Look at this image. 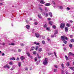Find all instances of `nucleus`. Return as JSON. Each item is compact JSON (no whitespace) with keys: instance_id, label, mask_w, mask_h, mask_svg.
<instances>
[{"instance_id":"7c9ffc66","label":"nucleus","mask_w":74,"mask_h":74,"mask_svg":"<svg viewBox=\"0 0 74 74\" xmlns=\"http://www.w3.org/2000/svg\"><path fill=\"white\" fill-rule=\"evenodd\" d=\"M69 69H71V70H74V69H73V67H69Z\"/></svg>"},{"instance_id":"f3484780","label":"nucleus","mask_w":74,"mask_h":74,"mask_svg":"<svg viewBox=\"0 0 74 74\" xmlns=\"http://www.w3.org/2000/svg\"><path fill=\"white\" fill-rule=\"evenodd\" d=\"M49 25H52V21H49Z\"/></svg>"},{"instance_id":"cd10ccee","label":"nucleus","mask_w":74,"mask_h":74,"mask_svg":"<svg viewBox=\"0 0 74 74\" xmlns=\"http://www.w3.org/2000/svg\"><path fill=\"white\" fill-rule=\"evenodd\" d=\"M12 64H13V63H12V62H9V64H10V65H12Z\"/></svg>"},{"instance_id":"37998d69","label":"nucleus","mask_w":74,"mask_h":74,"mask_svg":"<svg viewBox=\"0 0 74 74\" xmlns=\"http://www.w3.org/2000/svg\"><path fill=\"white\" fill-rule=\"evenodd\" d=\"M36 51H34L33 52V53L34 55H36Z\"/></svg>"},{"instance_id":"423d86ee","label":"nucleus","mask_w":74,"mask_h":74,"mask_svg":"<svg viewBox=\"0 0 74 74\" xmlns=\"http://www.w3.org/2000/svg\"><path fill=\"white\" fill-rule=\"evenodd\" d=\"M36 36L37 37V38H38L39 37H40V34H35Z\"/></svg>"},{"instance_id":"473e14b6","label":"nucleus","mask_w":74,"mask_h":74,"mask_svg":"<svg viewBox=\"0 0 74 74\" xmlns=\"http://www.w3.org/2000/svg\"><path fill=\"white\" fill-rule=\"evenodd\" d=\"M12 59L13 60H15V58L14 57H12Z\"/></svg>"},{"instance_id":"a211bd4d","label":"nucleus","mask_w":74,"mask_h":74,"mask_svg":"<svg viewBox=\"0 0 74 74\" xmlns=\"http://www.w3.org/2000/svg\"><path fill=\"white\" fill-rule=\"evenodd\" d=\"M42 48H40L38 50V52H41V51H42Z\"/></svg>"},{"instance_id":"864d4df0","label":"nucleus","mask_w":74,"mask_h":74,"mask_svg":"<svg viewBox=\"0 0 74 74\" xmlns=\"http://www.w3.org/2000/svg\"><path fill=\"white\" fill-rule=\"evenodd\" d=\"M54 67H55L56 69L58 68V66H57V65H54Z\"/></svg>"},{"instance_id":"6e6552de","label":"nucleus","mask_w":74,"mask_h":74,"mask_svg":"<svg viewBox=\"0 0 74 74\" xmlns=\"http://www.w3.org/2000/svg\"><path fill=\"white\" fill-rule=\"evenodd\" d=\"M68 29H69L68 28V27H66L65 28V31L66 32H67V31H68Z\"/></svg>"},{"instance_id":"4c0bfd02","label":"nucleus","mask_w":74,"mask_h":74,"mask_svg":"<svg viewBox=\"0 0 74 74\" xmlns=\"http://www.w3.org/2000/svg\"><path fill=\"white\" fill-rule=\"evenodd\" d=\"M54 53L55 56L56 58H57L58 57L57 56V55L56 54V53H55V52H54Z\"/></svg>"},{"instance_id":"ddd939ff","label":"nucleus","mask_w":74,"mask_h":74,"mask_svg":"<svg viewBox=\"0 0 74 74\" xmlns=\"http://www.w3.org/2000/svg\"><path fill=\"white\" fill-rule=\"evenodd\" d=\"M26 27L27 29H29L30 28V26L27 25L26 26Z\"/></svg>"},{"instance_id":"58836bf2","label":"nucleus","mask_w":74,"mask_h":74,"mask_svg":"<svg viewBox=\"0 0 74 74\" xmlns=\"http://www.w3.org/2000/svg\"><path fill=\"white\" fill-rule=\"evenodd\" d=\"M54 53L55 56L56 58H57L58 57L57 56V55L56 54V53H55V52H54Z\"/></svg>"},{"instance_id":"49530a36","label":"nucleus","mask_w":74,"mask_h":74,"mask_svg":"<svg viewBox=\"0 0 74 74\" xmlns=\"http://www.w3.org/2000/svg\"><path fill=\"white\" fill-rule=\"evenodd\" d=\"M25 70H27H27H28V68H27V67L25 68Z\"/></svg>"},{"instance_id":"f257e3e1","label":"nucleus","mask_w":74,"mask_h":74,"mask_svg":"<svg viewBox=\"0 0 74 74\" xmlns=\"http://www.w3.org/2000/svg\"><path fill=\"white\" fill-rule=\"evenodd\" d=\"M43 64L44 65H46L48 63V59L45 58V60L43 62Z\"/></svg>"},{"instance_id":"13d9d810","label":"nucleus","mask_w":74,"mask_h":74,"mask_svg":"<svg viewBox=\"0 0 74 74\" xmlns=\"http://www.w3.org/2000/svg\"><path fill=\"white\" fill-rule=\"evenodd\" d=\"M5 69V68H7V66L6 65V66H4V67H3Z\"/></svg>"},{"instance_id":"7ed1b4c3","label":"nucleus","mask_w":74,"mask_h":74,"mask_svg":"<svg viewBox=\"0 0 74 74\" xmlns=\"http://www.w3.org/2000/svg\"><path fill=\"white\" fill-rule=\"evenodd\" d=\"M42 15H46V16H48V13H46L45 12H44L42 13Z\"/></svg>"},{"instance_id":"b1692460","label":"nucleus","mask_w":74,"mask_h":74,"mask_svg":"<svg viewBox=\"0 0 74 74\" xmlns=\"http://www.w3.org/2000/svg\"><path fill=\"white\" fill-rule=\"evenodd\" d=\"M63 41V42H64V44H67V41H66V40H64Z\"/></svg>"},{"instance_id":"9b49d317","label":"nucleus","mask_w":74,"mask_h":74,"mask_svg":"<svg viewBox=\"0 0 74 74\" xmlns=\"http://www.w3.org/2000/svg\"><path fill=\"white\" fill-rule=\"evenodd\" d=\"M34 44H35L36 45H40V43H37V42H34Z\"/></svg>"},{"instance_id":"774afa93","label":"nucleus","mask_w":74,"mask_h":74,"mask_svg":"<svg viewBox=\"0 0 74 74\" xmlns=\"http://www.w3.org/2000/svg\"><path fill=\"white\" fill-rule=\"evenodd\" d=\"M0 4L1 5H2L3 4V3H0Z\"/></svg>"},{"instance_id":"bf43d9fd","label":"nucleus","mask_w":74,"mask_h":74,"mask_svg":"<svg viewBox=\"0 0 74 74\" xmlns=\"http://www.w3.org/2000/svg\"><path fill=\"white\" fill-rule=\"evenodd\" d=\"M11 45H15V44L13 43H11Z\"/></svg>"},{"instance_id":"09e8293b","label":"nucleus","mask_w":74,"mask_h":74,"mask_svg":"<svg viewBox=\"0 0 74 74\" xmlns=\"http://www.w3.org/2000/svg\"><path fill=\"white\" fill-rule=\"evenodd\" d=\"M66 9L67 10H70V9L69 7L67 8Z\"/></svg>"},{"instance_id":"dca6fc26","label":"nucleus","mask_w":74,"mask_h":74,"mask_svg":"<svg viewBox=\"0 0 74 74\" xmlns=\"http://www.w3.org/2000/svg\"><path fill=\"white\" fill-rule=\"evenodd\" d=\"M61 66L62 67V69H64V64H61Z\"/></svg>"},{"instance_id":"1a4fd4ad","label":"nucleus","mask_w":74,"mask_h":74,"mask_svg":"<svg viewBox=\"0 0 74 74\" xmlns=\"http://www.w3.org/2000/svg\"><path fill=\"white\" fill-rule=\"evenodd\" d=\"M39 10H40V11H41V12H43V11H44V10H43L42 9V8H41V7L39 8Z\"/></svg>"},{"instance_id":"de8ad7c7","label":"nucleus","mask_w":74,"mask_h":74,"mask_svg":"<svg viewBox=\"0 0 74 74\" xmlns=\"http://www.w3.org/2000/svg\"><path fill=\"white\" fill-rule=\"evenodd\" d=\"M51 19V18H48V21H50Z\"/></svg>"},{"instance_id":"393cba45","label":"nucleus","mask_w":74,"mask_h":74,"mask_svg":"<svg viewBox=\"0 0 74 74\" xmlns=\"http://www.w3.org/2000/svg\"><path fill=\"white\" fill-rule=\"evenodd\" d=\"M6 65L7 67L8 68V69H10V66H9L7 64Z\"/></svg>"},{"instance_id":"c756f323","label":"nucleus","mask_w":74,"mask_h":74,"mask_svg":"<svg viewBox=\"0 0 74 74\" xmlns=\"http://www.w3.org/2000/svg\"><path fill=\"white\" fill-rule=\"evenodd\" d=\"M69 47L70 48H72L73 47V45H72V44H71L69 45Z\"/></svg>"},{"instance_id":"4be33fe9","label":"nucleus","mask_w":74,"mask_h":74,"mask_svg":"<svg viewBox=\"0 0 74 74\" xmlns=\"http://www.w3.org/2000/svg\"><path fill=\"white\" fill-rule=\"evenodd\" d=\"M66 26H67V27H70V25L69 23H67L66 25Z\"/></svg>"},{"instance_id":"5701e85b","label":"nucleus","mask_w":74,"mask_h":74,"mask_svg":"<svg viewBox=\"0 0 74 74\" xmlns=\"http://www.w3.org/2000/svg\"><path fill=\"white\" fill-rule=\"evenodd\" d=\"M42 43L43 44H45V42L44 40H43L42 41Z\"/></svg>"},{"instance_id":"412c9836","label":"nucleus","mask_w":74,"mask_h":74,"mask_svg":"<svg viewBox=\"0 0 74 74\" xmlns=\"http://www.w3.org/2000/svg\"><path fill=\"white\" fill-rule=\"evenodd\" d=\"M27 55L28 56H29V57H30V53H29V52H28L27 53Z\"/></svg>"},{"instance_id":"4d7b16f0","label":"nucleus","mask_w":74,"mask_h":74,"mask_svg":"<svg viewBox=\"0 0 74 74\" xmlns=\"http://www.w3.org/2000/svg\"><path fill=\"white\" fill-rule=\"evenodd\" d=\"M5 44V43L3 42L2 43V45H4Z\"/></svg>"},{"instance_id":"680f3d73","label":"nucleus","mask_w":74,"mask_h":74,"mask_svg":"<svg viewBox=\"0 0 74 74\" xmlns=\"http://www.w3.org/2000/svg\"><path fill=\"white\" fill-rule=\"evenodd\" d=\"M56 69H54V72H56Z\"/></svg>"},{"instance_id":"39448f33","label":"nucleus","mask_w":74,"mask_h":74,"mask_svg":"<svg viewBox=\"0 0 74 74\" xmlns=\"http://www.w3.org/2000/svg\"><path fill=\"white\" fill-rule=\"evenodd\" d=\"M71 55H72V56H74V53L71 52H69V55L68 56H71Z\"/></svg>"},{"instance_id":"3c124183","label":"nucleus","mask_w":74,"mask_h":74,"mask_svg":"<svg viewBox=\"0 0 74 74\" xmlns=\"http://www.w3.org/2000/svg\"><path fill=\"white\" fill-rule=\"evenodd\" d=\"M16 60L18 61V60H19V58H17V59H16Z\"/></svg>"},{"instance_id":"4468645a","label":"nucleus","mask_w":74,"mask_h":74,"mask_svg":"<svg viewBox=\"0 0 74 74\" xmlns=\"http://www.w3.org/2000/svg\"><path fill=\"white\" fill-rule=\"evenodd\" d=\"M38 17H39V18L40 19L42 18V17L41 16V14H39L38 15Z\"/></svg>"},{"instance_id":"0eeeda50","label":"nucleus","mask_w":74,"mask_h":74,"mask_svg":"<svg viewBox=\"0 0 74 74\" xmlns=\"http://www.w3.org/2000/svg\"><path fill=\"white\" fill-rule=\"evenodd\" d=\"M20 59L22 60H23L24 59H25V58L24 57V56H21V57H20Z\"/></svg>"},{"instance_id":"338daca9","label":"nucleus","mask_w":74,"mask_h":74,"mask_svg":"<svg viewBox=\"0 0 74 74\" xmlns=\"http://www.w3.org/2000/svg\"><path fill=\"white\" fill-rule=\"evenodd\" d=\"M66 74H69V73H68V72H66Z\"/></svg>"},{"instance_id":"ea45409f","label":"nucleus","mask_w":74,"mask_h":74,"mask_svg":"<svg viewBox=\"0 0 74 74\" xmlns=\"http://www.w3.org/2000/svg\"><path fill=\"white\" fill-rule=\"evenodd\" d=\"M20 45H21V46H22V47H23V46H24V44H23V43H21L20 44Z\"/></svg>"},{"instance_id":"0e129e2a","label":"nucleus","mask_w":74,"mask_h":74,"mask_svg":"<svg viewBox=\"0 0 74 74\" xmlns=\"http://www.w3.org/2000/svg\"><path fill=\"white\" fill-rule=\"evenodd\" d=\"M5 54L4 53H3L2 54V56H4Z\"/></svg>"},{"instance_id":"c03bdc74","label":"nucleus","mask_w":74,"mask_h":74,"mask_svg":"<svg viewBox=\"0 0 74 74\" xmlns=\"http://www.w3.org/2000/svg\"><path fill=\"white\" fill-rule=\"evenodd\" d=\"M73 35H70V38H73Z\"/></svg>"},{"instance_id":"20e7f679","label":"nucleus","mask_w":74,"mask_h":74,"mask_svg":"<svg viewBox=\"0 0 74 74\" xmlns=\"http://www.w3.org/2000/svg\"><path fill=\"white\" fill-rule=\"evenodd\" d=\"M61 38L62 41L65 40V36H62L61 37Z\"/></svg>"},{"instance_id":"aec40b11","label":"nucleus","mask_w":74,"mask_h":74,"mask_svg":"<svg viewBox=\"0 0 74 74\" xmlns=\"http://www.w3.org/2000/svg\"><path fill=\"white\" fill-rule=\"evenodd\" d=\"M65 57L66 60H69V58H68V57H67V56H65Z\"/></svg>"},{"instance_id":"603ef678","label":"nucleus","mask_w":74,"mask_h":74,"mask_svg":"<svg viewBox=\"0 0 74 74\" xmlns=\"http://www.w3.org/2000/svg\"><path fill=\"white\" fill-rule=\"evenodd\" d=\"M25 21L26 22V23H29V21L28 20H26Z\"/></svg>"},{"instance_id":"c9c22d12","label":"nucleus","mask_w":74,"mask_h":74,"mask_svg":"<svg viewBox=\"0 0 74 74\" xmlns=\"http://www.w3.org/2000/svg\"><path fill=\"white\" fill-rule=\"evenodd\" d=\"M44 27H45V28H46V27H47V24H45L44 25Z\"/></svg>"},{"instance_id":"f8f14e48","label":"nucleus","mask_w":74,"mask_h":74,"mask_svg":"<svg viewBox=\"0 0 74 74\" xmlns=\"http://www.w3.org/2000/svg\"><path fill=\"white\" fill-rule=\"evenodd\" d=\"M40 3L41 4H45V2H44L43 0H41L40 2Z\"/></svg>"},{"instance_id":"9d476101","label":"nucleus","mask_w":74,"mask_h":74,"mask_svg":"<svg viewBox=\"0 0 74 74\" xmlns=\"http://www.w3.org/2000/svg\"><path fill=\"white\" fill-rule=\"evenodd\" d=\"M46 6H49L50 5V3H47L45 4Z\"/></svg>"},{"instance_id":"a878e982","label":"nucleus","mask_w":74,"mask_h":74,"mask_svg":"<svg viewBox=\"0 0 74 74\" xmlns=\"http://www.w3.org/2000/svg\"><path fill=\"white\" fill-rule=\"evenodd\" d=\"M53 54V53H48V55L49 56L51 55H52Z\"/></svg>"},{"instance_id":"e2e57ef3","label":"nucleus","mask_w":74,"mask_h":74,"mask_svg":"<svg viewBox=\"0 0 74 74\" xmlns=\"http://www.w3.org/2000/svg\"><path fill=\"white\" fill-rule=\"evenodd\" d=\"M21 50L20 49H19L18 50V52H21Z\"/></svg>"},{"instance_id":"2eb2a0df","label":"nucleus","mask_w":74,"mask_h":74,"mask_svg":"<svg viewBox=\"0 0 74 74\" xmlns=\"http://www.w3.org/2000/svg\"><path fill=\"white\" fill-rule=\"evenodd\" d=\"M49 15H50V17H52V13L51 12H49Z\"/></svg>"},{"instance_id":"69168bd1","label":"nucleus","mask_w":74,"mask_h":74,"mask_svg":"<svg viewBox=\"0 0 74 74\" xmlns=\"http://www.w3.org/2000/svg\"><path fill=\"white\" fill-rule=\"evenodd\" d=\"M47 30H49V28H48V27H47Z\"/></svg>"},{"instance_id":"8fccbe9b","label":"nucleus","mask_w":74,"mask_h":74,"mask_svg":"<svg viewBox=\"0 0 74 74\" xmlns=\"http://www.w3.org/2000/svg\"><path fill=\"white\" fill-rule=\"evenodd\" d=\"M34 24L35 25H37V22H35L34 23Z\"/></svg>"},{"instance_id":"c85d7f7f","label":"nucleus","mask_w":74,"mask_h":74,"mask_svg":"<svg viewBox=\"0 0 74 74\" xmlns=\"http://www.w3.org/2000/svg\"><path fill=\"white\" fill-rule=\"evenodd\" d=\"M18 65L19 66V67H21V62H19Z\"/></svg>"},{"instance_id":"72a5a7b5","label":"nucleus","mask_w":74,"mask_h":74,"mask_svg":"<svg viewBox=\"0 0 74 74\" xmlns=\"http://www.w3.org/2000/svg\"><path fill=\"white\" fill-rule=\"evenodd\" d=\"M34 47H32L31 48V50H32V51H33V50H34Z\"/></svg>"},{"instance_id":"e433bc0d","label":"nucleus","mask_w":74,"mask_h":74,"mask_svg":"<svg viewBox=\"0 0 74 74\" xmlns=\"http://www.w3.org/2000/svg\"><path fill=\"white\" fill-rule=\"evenodd\" d=\"M69 65H70V64H69V63L68 62H67L66 63V66H69Z\"/></svg>"},{"instance_id":"a18cd8bd","label":"nucleus","mask_w":74,"mask_h":74,"mask_svg":"<svg viewBox=\"0 0 74 74\" xmlns=\"http://www.w3.org/2000/svg\"><path fill=\"white\" fill-rule=\"evenodd\" d=\"M65 38L66 40H68L69 39H68V38L67 37H65Z\"/></svg>"},{"instance_id":"5fc2aeb1","label":"nucleus","mask_w":74,"mask_h":74,"mask_svg":"<svg viewBox=\"0 0 74 74\" xmlns=\"http://www.w3.org/2000/svg\"><path fill=\"white\" fill-rule=\"evenodd\" d=\"M60 9H63V7H62V6H60Z\"/></svg>"},{"instance_id":"6e6d98bb","label":"nucleus","mask_w":74,"mask_h":74,"mask_svg":"<svg viewBox=\"0 0 74 74\" xmlns=\"http://www.w3.org/2000/svg\"><path fill=\"white\" fill-rule=\"evenodd\" d=\"M64 72V71L63 70H62V74H63Z\"/></svg>"},{"instance_id":"79ce46f5","label":"nucleus","mask_w":74,"mask_h":74,"mask_svg":"<svg viewBox=\"0 0 74 74\" xmlns=\"http://www.w3.org/2000/svg\"><path fill=\"white\" fill-rule=\"evenodd\" d=\"M41 37H42V38L43 39H44V38H45V36H44V35L42 36Z\"/></svg>"},{"instance_id":"a19ab883","label":"nucleus","mask_w":74,"mask_h":74,"mask_svg":"<svg viewBox=\"0 0 74 74\" xmlns=\"http://www.w3.org/2000/svg\"><path fill=\"white\" fill-rule=\"evenodd\" d=\"M45 10L46 11H48V9H47V8H45Z\"/></svg>"},{"instance_id":"f03ea898","label":"nucleus","mask_w":74,"mask_h":74,"mask_svg":"<svg viewBox=\"0 0 74 74\" xmlns=\"http://www.w3.org/2000/svg\"><path fill=\"white\" fill-rule=\"evenodd\" d=\"M65 27V24L64 23H62L60 25V27L61 29H64Z\"/></svg>"},{"instance_id":"6ab92c4d","label":"nucleus","mask_w":74,"mask_h":74,"mask_svg":"<svg viewBox=\"0 0 74 74\" xmlns=\"http://www.w3.org/2000/svg\"><path fill=\"white\" fill-rule=\"evenodd\" d=\"M58 30H56V32H55L54 33L55 35V34H56L58 33Z\"/></svg>"},{"instance_id":"f704fd0d","label":"nucleus","mask_w":74,"mask_h":74,"mask_svg":"<svg viewBox=\"0 0 74 74\" xmlns=\"http://www.w3.org/2000/svg\"><path fill=\"white\" fill-rule=\"evenodd\" d=\"M38 46H36V51H37V49H38Z\"/></svg>"},{"instance_id":"2f4dec72","label":"nucleus","mask_w":74,"mask_h":74,"mask_svg":"<svg viewBox=\"0 0 74 74\" xmlns=\"http://www.w3.org/2000/svg\"><path fill=\"white\" fill-rule=\"evenodd\" d=\"M52 27L53 29H55L56 27L55 25H54L52 26Z\"/></svg>"},{"instance_id":"052dcab7","label":"nucleus","mask_w":74,"mask_h":74,"mask_svg":"<svg viewBox=\"0 0 74 74\" xmlns=\"http://www.w3.org/2000/svg\"><path fill=\"white\" fill-rule=\"evenodd\" d=\"M52 3L53 4H55V2H54V1H53Z\"/></svg>"},{"instance_id":"bb28decb","label":"nucleus","mask_w":74,"mask_h":74,"mask_svg":"<svg viewBox=\"0 0 74 74\" xmlns=\"http://www.w3.org/2000/svg\"><path fill=\"white\" fill-rule=\"evenodd\" d=\"M71 41L72 42H74V39H71Z\"/></svg>"}]
</instances>
